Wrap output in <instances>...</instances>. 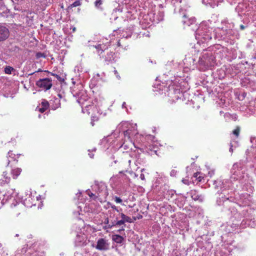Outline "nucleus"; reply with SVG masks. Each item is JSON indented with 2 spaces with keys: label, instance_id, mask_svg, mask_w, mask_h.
I'll list each match as a JSON object with an SVG mask.
<instances>
[{
  "label": "nucleus",
  "instance_id": "obj_1",
  "mask_svg": "<svg viewBox=\"0 0 256 256\" xmlns=\"http://www.w3.org/2000/svg\"><path fill=\"white\" fill-rule=\"evenodd\" d=\"M84 112H86L91 118L90 124L92 126L95 125V122H98L100 120V114L98 112V108L94 104L86 106Z\"/></svg>",
  "mask_w": 256,
  "mask_h": 256
},
{
  "label": "nucleus",
  "instance_id": "obj_2",
  "mask_svg": "<svg viewBox=\"0 0 256 256\" xmlns=\"http://www.w3.org/2000/svg\"><path fill=\"white\" fill-rule=\"evenodd\" d=\"M36 84L42 90L46 91L50 90L52 86V80L50 78L40 79L36 82Z\"/></svg>",
  "mask_w": 256,
  "mask_h": 256
},
{
  "label": "nucleus",
  "instance_id": "obj_3",
  "mask_svg": "<svg viewBox=\"0 0 256 256\" xmlns=\"http://www.w3.org/2000/svg\"><path fill=\"white\" fill-rule=\"evenodd\" d=\"M110 245L108 240L106 238H100L98 240L95 248L99 250L105 251L109 249Z\"/></svg>",
  "mask_w": 256,
  "mask_h": 256
},
{
  "label": "nucleus",
  "instance_id": "obj_4",
  "mask_svg": "<svg viewBox=\"0 0 256 256\" xmlns=\"http://www.w3.org/2000/svg\"><path fill=\"white\" fill-rule=\"evenodd\" d=\"M37 243L34 242L30 246L29 254L31 256H44V252L40 248H38Z\"/></svg>",
  "mask_w": 256,
  "mask_h": 256
},
{
  "label": "nucleus",
  "instance_id": "obj_5",
  "mask_svg": "<svg viewBox=\"0 0 256 256\" xmlns=\"http://www.w3.org/2000/svg\"><path fill=\"white\" fill-rule=\"evenodd\" d=\"M120 218L121 220L118 221L116 224H124L125 222L132 223L134 222V220H136L135 217H130L126 216L122 213L120 214Z\"/></svg>",
  "mask_w": 256,
  "mask_h": 256
},
{
  "label": "nucleus",
  "instance_id": "obj_6",
  "mask_svg": "<svg viewBox=\"0 0 256 256\" xmlns=\"http://www.w3.org/2000/svg\"><path fill=\"white\" fill-rule=\"evenodd\" d=\"M8 36V30L6 27L0 25V42L6 40Z\"/></svg>",
  "mask_w": 256,
  "mask_h": 256
},
{
  "label": "nucleus",
  "instance_id": "obj_7",
  "mask_svg": "<svg viewBox=\"0 0 256 256\" xmlns=\"http://www.w3.org/2000/svg\"><path fill=\"white\" fill-rule=\"evenodd\" d=\"M182 22L184 26H190L196 22V19L194 17L188 18L186 16L184 15L182 16Z\"/></svg>",
  "mask_w": 256,
  "mask_h": 256
},
{
  "label": "nucleus",
  "instance_id": "obj_8",
  "mask_svg": "<svg viewBox=\"0 0 256 256\" xmlns=\"http://www.w3.org/2000/svg\"><path fill=\"white\" fill-rule=\"evenodd\" d=\"M86 242V236L84 234H77L75 242L77 246H83L85 244Z\"/></svg>",
  "mask_w": 256,
  "mask_h": 256
},
{
  "label": "nucleus",
  "instance_id": "obj_9",
  "mask_svg": "<svg viewBox=\"0 0 256 256\" xmlns=\"http://www.w3.org/2000/svg\"><path fill=\"white\" fill-rule=\"evenodd\" d=\"M41 106L42 108L37 107L36 110L40 112L43 113L48 108L50 104L46 100H43L41 103Z\"/></svg>",
  "mask_w": 256,
  "mask_h": 256
},
{
  "label": "nucleus",
  "instance_id": "obj_10",
  "mask_svg": "<svg viewBox=\"0 0 256 256\" xmlns=\"http://www.w3.org/2000/svg\"><path fill=\"white\" fill-rule=\"evenodd\" d=\"M22 171V170L20 168H14L12 169L10 174L12 176V178L14 179H16L21 174Z\"/></svg>",
  "mask_w": 256,
  "mask_h": 256
},
{
  "label": "nucleus",
  "instance_id": "obj_11",
  "mask_svg": "<svg viewBox=\"0 0 256 256\" xmlns=\"http://www.w3.org/2000/svg\"><path fill=\"white\" fill-rule=\"evenodd\" d=\"M190 194L192 200L196 201L199 200L200 198V195H199L198 192L196 190H190Z\"/></svg>",
  "mask_w": 256,
  "mask_h": 256
},
{
  "label": "nucleus",
  "instance_id": "obj_12",
  "mask_svg": "<svg viewBox=\"0 0 256 256\" xmlns=\"http://www.w3.org/2000/svg\"><path fill=\"white\" fill-rule=\"evenodd\" d=\"M94 46L96 49L97 52L99 54H102L104 52V50L106 48V46L104 44H99Z\"/></svg>",
  "mask_w": 256,
  "mask_h": 256
},
{
  "label": "nucleus",
  "instance_id": "obj_13",
  "mask_svg": "<svg viewBox=\"0 0 256 256\" xmlns=\"http://www.w3.org/2000/svg\"><path fill=\"white\" fill-rule=\"evenodd\" d=\"M2 176L4 178L3 180L6 184H8L11 180L10 174L8 172L5 171L3 172Z\"/></svg>",
  "mask_w": 256,
  "mask_h": 256
},
{
  "label": "nucleus",
  "instance_id": "obj_14",
  "mask_svg": "<svg viewBox=\"0 0 256 256\" xmlns=\"http://www.w3.org/2000/svg\"><path fill=\"white\" fill-rule=\"evenodd\" d=\"M240 127L238 126H236V128L232 130V133L236 138H238L240 136Z\"/></svg>",
  "mask_w": 256,
  "mask_h": 256
},
{
  "label": "nucleus",
  "instance_id": "obj_15",
  "mask_svg": "<svg viewBox=\"0 0 256 256\" xmlns=\"http://www.w3.org/2000/svg\"><path fill=\"white\" fill-rule=\"evenodd\" d=\"M112 239L116 242L118 244L122 243L123 240L122 237L118 235H115L113 236Z\"/></svg>",
  "mask_w": 256,
  "mask_h": 256
},
{
  "label": "nucleus",
  "instance_id": "obj_16",
  "mask_svg": "<svg viewBox=\"0 0 256 256\" xmlns=\"http://www.w3.org/2000/svg\"><path fill=\"white\" fill-rule=\"evenodd\" d=\"M82 0H77L74 2L72 4L68 6V8H72L74 7L80 6L82 4Z\"/></svg>",
  "mask_w": 256,
  "mask_h": 256
},
{
  "label": "nucleus",
  "instance_id": "obj_17",
  "mask_svg": "<svg viewBox=\"0 0 256 256\" xmlns=\"http://www.w3.org/2000/svg\"><path fill=\"white\" fill-rule=\"evenodd\" d=\"M14 70V68L10 66H7L4 68V72L6 74H12V72Z\"/></svg>",
  "mask_w": 256,
  "mask_h": 256
},
{
  "label": "nucleus",
  "instance_id": "obj_18",
  "mask_svg": "<svg viewBox=\"0 0 256 256\" xmlns=\"http://www.w3.org/2000/svg\"><path fill=\"white\" fill-rule=\"evenodd\" d=\"M113 198L116 203L120 204L122 206H126V204H122V200L120 198H119L117 196H114Z\"/></svg>",
  "mask_w": 256,
  "mask_h": 256
},
{
  "label": "nucleus",
  "instance_id": "obj_19",
  "mask_svg": "<svg viewBox=\"0 0 256 256\" xmlns=\"http://www.w3.org/2000/svg\"><path fill=\"white\" fill-rule=\"evenodd\" d=\"M86 192L90 197L92 198L94 200H96L98 198V196H96L89 190H86Z\"/></svg>",
  "mask_w": 256,
  "mask_h": 256
},
{
  "label": "nucleus",
  "instance_id": "obj_20",
  "mask_svg": "<svg viewBox=\"0 0 256 256\" xmlns=\"http://www.w3.org/2000/svg\"><path fill=\"white\" fill-rule=\"evenodd\" d=\"M36 58H46V54L44 53L38 52L36 54Z\"/></svg>",
  "mask_w": 256,
  "mask_h": 256
},
{
  "label": "nucleus",
  "instance_id": "obj_21",
  "mask_svg": "<svg viewBox=\"0 0 256 256\" xmlns=\"http://www.w3.org/2000/svg\"><path fill=\"white\" fill-rule=\"evenodd\" d=\"M8 155L9 157L14 158V160H16V154L13 152L12 151L10 150L8 152Z\"/></svg>",
  "mask_w": 256,
  "mask_h": 256
},
{
  "label": "nucleus",
  "instance_id": "obj_22",
  "mask_svg": "<svg viewBox=\"0 0 256 256\" xmlns=\"http://www.w3.org/2000/svg\"><path fill=\"white\" fill-rule=\"evenodd\" d=\"M200 174L198 172H196L194 174V177L196 178V179H198V182H201L202 179L203 178L202 177L199 176H198V175Z\"/></svg>",
  "mask_w": 256,
  "mask_h": 256
},
{
  "label": "nucleus",
  "instance_id": "obj_23",
  "mask_svg": "<svg viewBox=\"0 0 256 256\" xmlns=\"http://www.w3.org/2000/svg\"><path fill=\"white\" fill-rule=\"evenodd\" d=\"M108 205H110V206L111 208H112V210H116V212H118V208H117V207H116V206H114V204H112L110 202H108Z\"/></svg>",
  "mask_w": 256,
  "mask_h": 256
},
{
  "label": "nucleus",
  "instance_id": "obj_24",
  "mask_svg": "<svg viewBox=\"0 0 256 256\" xmlns=\"http://www.w3.org/2000/svg\"><path fill=\"white\" fill-rule=\"evenodd\" d=\"M124 135L125 138L128 137V138H130V132L129 130H126L124 132Z\"/></svg>",
  "mask_w": 256,
  "mask_h": 256
},
{
  "label": "nucleus",
  "instance_id": "obj_25",
  "mask_svg": "<svg viewBox=\"0 0 256 256\" xmlns=\"http://www.w3.org/2000/svg\"><path fill=\"white\" fill-rule=\"evenodd\" d=\"M102 4V0H96L94 2L95 6L96 7L100 6Z\"/></svg>",
  "mask_w": 256,
  "mask_h": 256
},
{
  "label": "nucleus",
  "instance_id": "obj_26",
  "mask_svg": "<svg viewBox=\"0 0 256 256\" xmlns=\"http://www.w3.org/2000/svg\"><path fill=\"white\" fill-rule=\"evenodd\" d=\"M182 181V182L184 184H185L186 185H189L190 184V181L188 179H184V178H183Z\"/></svg>",
  "mask_w": 256,
  "mask_h": 256
},
{
  "label": "nucleus",
  "instance_id": "obj_27",
  "mask_svg": "<svg viewBox=\"0 0 256 256\" xmlns=\"http://www.w3.org/2000/svg\"><path fill=\"white\" fill-rule=\"evenodd\" d=\"M166 149L168 152H172L174 150V148L172 146H166Z\"/></svg>",
  "mask_w": 256,
  "mask_h": 256
},
{
  "label": "nucleus",
  "instance_id": "obj_28",
  "mask_svg": "<svg viewBox=\"0 0 256 256\" xmlns=\"http://www.w3.org/2000/svg\"><path fill=\"white\" fill-rule=\"evenodd\" d=\"M51 74H52V76H55V77H56L58 80H60V78H60V76L59 75L57 74H54V73H52V72H51Z\"/></svg>",
  "mask_w": 256,
  "mask_h": 256
},
{
  "label": "nucleus",
  "instance_id": "obj_29",
  "mask_svg": "<svg viewBox=\"0 0 256 256\" xmlns=\"http://www.w3.org/2000/svg\"><path fill=\"white\" fill-rule=\"evenodd\" d=\"M114 74L116 75V77L118 79H120V75L118 74V71L116 70H114Z\"/></svg>",
  "mask_w": 256,
  "mask_h": 256
},
{
  "label": "nucleus",
  "instance_id": "obj_30",
  "mask_svg": "<svg viewBox=\"0 0 256 256\" xmlns=\"http://www.w3.org/2000/svg\"><path fill=\"white\" fill-rule=\"evenodd\" d=\"M140 179H141L142 180H145V176H144V174H140Z\"/></svg>",
  "mask_w": 256,
  "mask_h": 256
},
{
  "label": "nucleus",
  "instance_id": "obj_31",
  "mask_svg": "<svg viewBox=\"0 0 256 256\" xmlns=\"http://www.w3.org/2000/svg\"><path fill=\"white\" fill-rule=\"evenodd\" d=\"M244 28H245V26H244V25L241 24V25L240 26V29L241 30H244Z\"/></svg>",
  "mask_w": 256,
  "mask_h": 256
},
{
  "label": "nucleus",
  "instance_id": "obj_32",
  "mask_svg": "<svg viewBox=\"0 0 256 256\" xmlns=\"http://www.w3.org/2000/svg\"><path fill=\"white\" fill-rule=\"evenodd\" d=\"M230 151L232 152H233L232 145L231 144L230 148Z\"/></svg>",
  "mask_w": 256,
  "mask_h": 256
},
{
  "label": "nucleus",
  "instance_id": "obj_33",
  "mask_svg": "<svg viewBox=\"0 0 256 256\" xmlns=\"http://www.w3.org/2000/svg\"><path fill=\"white\" fill-rule=\"evenodd\" d=\"M26 249H25L24 248H23L22 249V252H26Z\"/></svg>",
  "mask_w": 256,
  "mask_h": 256
},
{
  "label": "nucleus",
  "instance_id": "obj_34",
  "mask_svg": "<svg viewBox=\"0 0 256 256\" xmlns=\"http://www.w3.org/2000/svg\"><path fill=\"white\" fill-rule=\"evenodd\" d=\"M124 176L126 177V178L128 180V182H130V178L128 176H127L126 175H124Z\"/></svg>",
  "mask_w": 256,
  "mask_h": 256
},
{
  "label": "nucleus",
  "instance_id": "obj_35",
  "mask_svg": "<svg viewBox=\"0 0 256 256\" xmlns=\"http://www.w3.org/2000/svg\"><path fill=\"white\" fill-rule=\"evenodd\" d=\"M28 238H32V234H30L29 236H28Z\"/></svg>",
  "mask_w": 256,
  "mask_h": 256
},
{
  "label": "nucleus",
  "instance_id": "obj_36",
  "mask_svg": "<svg viewBox=\"0 0 256 256\" xmlns=\"http://www.w3.org/2000/svg\"><path fill=\"white\" fill-rule=\"evenodd\" d=\"M42 72V70L41 69H38V70L37 71V72Z\"/></svg>",
  "mask_w": 256,
  "mask_h": 256
},
{
  "label": "nucleus",
  "instance_id": "obj_37",
  "mask_svg": "<svg viewBox=\"0 0 256 256\" xmlns=\"http://www.w3.org/2000/svg\"><path fill=\"white\" fill-rule=\"evenodd\" d=\"M154 154H156V155H158V154H156V150H154Z\"/></svg>",
  "mask_w": 256,
  "mask_h": 256
},
{
  "label": "nucleus",
  "instance_id": "obj_38",
  "mask_svg": "<svg viewBox=\"0 0 256 256\" xmlns=\"http://www.w3.org/2000/svg\"><path fill=\"white\" fill-rule=\"evenodd\" d=\"M20 155V154H16V156H18V157H17V158H18V156H19Z\"/></svg>",
  "mask_w": 256,
  "mask_h": 256
},
{
  "label": "nucleus",
  "instance_id": "obj_39",
  "mask_svg": "<svg viewBox=\"0 0 256 256\" xmlns=\"http://www.w3.org/2000/svg\"><path fill=\"white\" fill-rule=\"evenodd\" d=\"M144 168L142 169V170H141V172H144Z\"/></svg>",
  "mask_w": 256,
  "mask_h": 256
},
{
  "label": "nucleus",
  "instance_id": "obj_40",
  "mask_svg": "<svg viewBox=\"0 0 256 256\" xmlns=\"http://www.w3.org/2000/svg\"><path fill=\"white\" fill-rule=\"evenodd\" d=\"M124 171H120L119 172L120 174H123Z\"/></svg>",
  "mask_w": 256,
  "mask_h": 256
},
{
  "label": "nucleus",
  "instance_id": "obj_41",
  "mask_svg": "<svg viewBox=\"0 0 256 256\" xmlns=\"http://www.w3.org/2000/svg\"><path fill=\"white\" fill-rule=\"evenodd\" d=\"M110 225H108V227H106V228H110Z\"/></svg>",
  "mask_w": 256,
  "mask_h": 256
},
{
  "label": "nucleus",
  "instance_id": "obj_42",
  "mask_svg": "<svg viewBox=\"0 0 256 256\" xmlns=\"http://www.w3.org/2000/svg\"><path fill=\"white\" fill-rule=\"evenodd\" d=\"M140 218H142V216H140V217H138V218L139 219Z\"/></svg>",
  "mask_w": 256,
  "mask_h": 256
},
{
  "label": "nucleus",
  "instance_id": "obj_43",
  "mask_svg": "<svg viewBox=\"0 0 256 256\" xmlns=\"http://www.w3.org/2000/svg\"><path fill=\"white\" fill-rule=\"evenodd\" d=\"M2 246V244L0 243V248Z\"/></svg>",
  "mask_w": 256,
  "mask_h": 256
},
{
  "label": "nucleus",
  "instance_id": "obj_44",
  "mask_svg": "<svg viewBox=\"0 0 256 256\" xmlns=\"http://www.w3.org/2000/svg\"><path fill=\"white\" fill-rule=\"evenodd\" d=\"M10 164V160H8V166L9 164Z\"/></svg>",
  "mask_w": 256,
  "mask_h": 256
},
{
  "label": "nucleus",
  "instance_id": "obj_45",
  "mask_svg": "<svg viewBox=\"0 0 256 256\" xmlns=\"http://www.w3.org/2000/svg\"><path fill=\"white\" fill-rule=\"evenodd\" d=\"M18 236V234H16V236Z\"/></svg>",
  "mask_w": 256,
  "mask_h": 256
},
{
  "label": "nucleus",
  "instance_id": "obj_46",
  "mask_svg": "<svg viewBox=\"0 0 256 256\" xmlns=\"http://www.w3.org/2000/svg\"><path fill=\"white\" fill-rule=\"evenodd\" d=\"M125 144V142H124L123 144H122V146H124Z\"/></svg>",
  "mask_w": 256,
  "mask_h": 256
},
{
  "label": "nucleus",
  "instance_id": "obj_47",
  "mask_svg": "<svg viewBox=\"0 0 256 256\" xmlns=\"http://www.w3.org/2000/svg\"><path fill=\"white\" fill-rule=\"evenodd\" d=\"M76 30V28H74L73 29V30H74H74Z\"/></svg>",
  "mask_w": 256,
  "mask_h": 256
},
{
  "label": "nucleus",
  "instance_id": "obj_48",
  "mask_svg": "<svg viewBox=\"0 0 256 256\" xmlns=\"http://www.w3.org/2000/svg\"><path fill=\"white\" fill-rule=\"evenodd\" d=\"M128 162H129L130 164V160L128 161Z\"/></svg>",
  "mask_w": 256,
  "mask_h": 256
}]
</instances>
